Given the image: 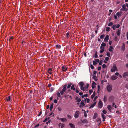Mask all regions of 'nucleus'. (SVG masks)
Wrapping results in <instances>:
<instances>
[{
	"label": "nucleus",
	"mask_w": 128,
	"mask_h": 128,
	"mask_svg": "<svg viewBox=\"0 0 128 128\" xmlns=\"http://www.w3.org/2000/svg\"><path fill=\"white\" fill-rule=\"evenodd\" d=\"M67 85H65L63 86V88L62 89V90L60 91L61 94L62 95L64 93V92H65L66 90Z\"/></svg>",
	"instance_id": "nucleus-1"
},
{
	"label": "nucleus",
	"mask_w": 128,
	"mask_h": 128,
	"mask_svg": "<svg viewBox=\"0 0 128 128\" xmlns=\"http://www.w3.org/2000/svg\"><path fill=\"white\" fill-rule=\"evenodd\" d=\"M110 71L112 72L116 71H117V68L115 64H113V66L110 70Z\"/></svg>",
	"instance_id": "nucleus-2"
},
{
	"label": "nucleus",
	"mask_w": 128,
	"mask_h": 128,
	"mask_svg": "<svg viewBox=\"0 0 128 128\" xmlns=\"http://www.w3.org/2000/svg\"><path fill=\"white\" fill-rule=\"evenodd\" d=\"M112 88V85L109 84L106 87L107 91L108 92H111Z\"/></svg>",
	"instance_id": "nucleus-3"
},
{
	"label": "nucleus",
	"mask_w": 128,
	"mask_h": 128,
	"mask_svg": "<svg viewBox=\"0 0 128 128\" xmlns=\"http://www.w3.org/2000/svg\"><path fill=\"white\" fill-rule=\"evenodd\" d=\"M128 10V9L126 8V5L125 4H123L122 6V8L120 9V10L122 11H126Z\"/></svg>",
	"instance_id": "nucleus-4"
},
{
	"label": "nucleus",
	"mask_w": 128,
	"mask_h": 128,
	"mask_svg": "<svg viewBox=\"0 0 128 128\" xmlns=\"http://www.w3.org/2000/svg\"><path fill=\"white\" fill-rule=\"evenodd\" d=\"M80 113V112L78 110L76 111L75 112V113L74 116V117L76 118H78L79 116Z\"/></svg>",
	"instance_id": "nucleus-5"
},
{
	"label": "nucleus",
	"mask_w": 128,
	"mask_h": 128,
	"mask_svg": "<svg viewBox=\"0 0 128 128\" xmlns=\"http://www.w3.org/2000/svg\"><path fill=\"white\" fill-rule=\"evenodd\" d=\"M106 46V43L102 42L100 46V49H104L105 46Z\"/></svg>",
	"instance_id": "nucleus-6"
},
{
	"label": "nucleus",
	"mask_w": 128,
	"mask_h": 128,
	"mask_svg": "<svg viewBox=\"0 0 128 128\" xmlns=\"http://www.w3.org/2000/svg\"><path fill=\"white\" fill-rule=\"evenodd\" d=\"M103 106L102 102V101L100 100L99 101V102L98 104V108H102Z\"/></svg>",
	"instance_id": "nucleus-7"
},
{
	"label": "nucleus",
	"mask_w": 128,
	"mask_h": 128,
	"mask_svg": "<svg viewBox=\"0 0 128 128\" xmlns=\"http://www.w3.org/2000/svg\"><path fill=\"white\" fill-rule=\"evenodd\" d=\"M96 83L94 81H92V89L96 87Z\"/></svg>",
	"instance_id": "nucleus-8"
},
{
	"label": "nucleus",
	"mask_w": 128,
	"mask_h": 128,
	"mask_svg": "<svg viewBox=\"0 0 128 128\" xmlns=\"http://www.w3.org/2000/svg\"><path fill=\"white\" fill-rule=\"evenodd\" d=\"M109 36L107 35L106 36V37L104 38V41L105 42H108L109 40Z\"/></svg>",
	"instance_id": "nucleus-9"
},
{
	"label": "nucleus",
	"mask_w": 128,
	"mask_h": 128,
	"mask_svg": "<svg viewBox=\"0 0 128 128\" xmlns=\"http://www.w3.org/2000/svg\"><path fill=\"white\" fill-rule=\"evenodd\" d=\"M122 13V11L118 12L116 14V15L118 17H120L121 16V14Z\"/></svg>",
	"instance_id": "nucleus-10"
},
{
	"label": "nucleus",
	"mask_w": 128,
	"mask_h": 128,
	"mask_svg": "<svg viewBox=\"0 0 128 128\" xmlns=\"http://www.w3.org/2000/svg\"><path fill=\"white\" fill-rule=\"evenodd\" d=\"M84 106L85 104L84 103L83 100L80 103V104L79 106V107L80 108H82Z\"/></svg>",
	"instance_id": "nucleus-11"
},
{
	"label": "nucleus",
	"mask_w": 128,
	"mask_h": 128,
	"mask_svg": "<svg viewBox=\"0 0 128 128\" xmlns=\"http://www.w3.org/2000/svg\"><path fill=\"white\" fill-rule=\"evenodd\" d=\"M101 116L103 119V120H102V122H104L105 121L106 118V116L103 113H102L101 114Z\"/></svg>",
	"instance_id": "nucleus-12"
},
{
	"label": "nucleus",
	"mask_w": 128,
	"mask_h": 128,
	"mask_svg": "<svg viewBox=\"0 0 128 128\" xmlns=\"http://www.w3.org/2000/svg\"><path fill=\"white\" fill-rule=\"evenodd\" d=\"M117 76H112L111 77V79L113 80H114L117 79Z\"/></svg>",
	"instance_id": "nucleus-13"
},
{
	"label": "nucleus",
	"mask_w": 128,
	"mask_h": 128,
	"mask_svg": "<svg viewBox=\"0 0 128 128\" xmlns=\"http://www.w3.org/2000/svg\"><path fill=\"white\" fill-rule=\"evenodd\" d=\"M108 50L110 52H112L114 50V48L113 46H110Z\"/></svg>",
	"instance_id": "nucleus-14"
},
{
	"label": "nucleus",
	"mask_w": 128,
	"mask_h": 128,
	"mask_svg": "<svg viewBox=\"0 0 128 128\" xmlns=\"http://www.w3.org/2000/svg\"><path fill=\"white\" fill-rule=\"evenodd\" d=\"M79 84L80 86V89L82 88L83 87L84 84L83 82H79Z\"/></svg>",
	"instance_id": "nucleus-15"
},
{
	"label": "nucleus",
	"mask_w": 128,
	"mask_h": 128,
	"mask_svg": "<svg viewBox=\"0 0 128 128\" xmlns=\"http://www.w3.org/2000/svg\"><path fill=\"white\" fill-rule=\"evenodd\" d=\"M128 76V72H124L123 74V76L124 78H125L126 76Z\"/></svg>",
	"instance_id": "nucleus-16"
},
{
	"label": "nucleus",
	"mask_w": 128,
	"mask_h": 128,
	"mask_svg": "<svg viewBox=\"0 0 128 128\" xmlns=\"http://www.w3.org/2000/svg\"><path fill=\"white\" fill-rule=\"evenodd\" d=\"M96 102H94L93 104H92L90 106V107L89 108H93L95 106V105L96 104Z\"/></svg>",
	"instance_id": "nucleus-17"
},
{
	"label": "nucleus",
	"mask_w": 128,
	"mask_h": 128,
	"mask_svg": "<svg viewBox=\"0 0 128 128\" xmlns=\"http://www.w3.org/2000/svg\"><path fill=\"white\" fill-rule=\"evenodd\" d=\"M62 70L64 72H66L67 70V68L66 67L62 66Z\"/></svg>",
	"instance_id": "nucleus-18"
},
{
	"label": "nucleus",
	"mask_w": 128,
	"mask_h": 128,
	"mask_svg": "<svg viewBox=\"0 0 128 128\" xmlns=\"http://www.w3.org/2000/svg\"><path fill=\"white\" fill-rule=\"evenodd\" d=\"M107 108L108 110L110 112H111V109L112 108V107L110 105H108L107 106Z\"/></svg>",
	"instance_id": "nucleus-19"
},
{
	"label": "nucleus",
	"mask_w": 128,
	"mask_h": 128,
	"mask_svg": "<svg viewBox=\"0 0 128 128\" xmlns=\"http://www.w3.org/2000/svg\"><path fill=\"white\" fill-rule=\"evenodd\" d=\"M59 126L61 128H64V124H61V123H60L58 124Z\"/></svg>",
	"instance_id": "nucleus-20"
},
{
	"label": "nucleus",
	"mask_w": 128,
	"mask_h": 128,
	"mask_svg": "<svg viewBox=\"0 0 128 128\" xmlns=\"http://www.w3.org/2000/svg\"><path fill=\"white\" fill-rule=\"evenodd\" d=\"M98 117V114L96 113H94L93 119H95Z\"/></svg>",
	"instance_id": "nucleus-21"
},
{
	"label": "nucleus",
	"mask_w": 128,
	"mask_h": 128,
	"mask_svg": "<svg viewBox=\"0 0 128 128\" xmlns=\"http://www.w3.org/2000/svg\"><path fill=\"white\" fill-rule=\"evenodd\" d=\"M69 125L70 126V128H74V125L70 123L69 124Z\"/></svg>",
	"instance_id": "nucleus-22"
},
{
	"label": "nucleus",
	"mask_w": 128,
	"mask_h": 128,
	"mask_svg": "<svg viewBox=\"0 0 128 128\" xmlns=\"http://www.w3.org/2000/svg\"><path fill=\"white\" fill-rule=\"evenodd\" d=\"M48 72L50 74H52V70L51 68H49L48 71Z\"/></svg>",
	"instance_id": "nucleus-23"
},
{
	"label": "nucleus",
	"mask_w": 128,
	"mask_h": 128,
	"mask_svg": "<svg viewBox=\"0 0 128 128\" xmlns=\"http://www.w3.org/2000/svg\"><path fill=\"white\" fill-rule=\"evenodd\" d=\"M56 48L57 49H59L61 48V46L59 44L56 45Z\"/></svg>",
	"instance_id": "nucleus-24"
},
{
	"label": "nucleus",
	"mask_w": 128,
	"mask_h": 128,
	"mask_svg": "<svg viewBox=\"0 0 128 128\" xmlns=\"http://www.w3.org/2000/svg\"><path fill=\"white\" fill-rule=\"evenodd\" d=\"M125 46L124 44V43H123V44L121 48L122 50L123 51H124L125 50Z\"/></svg>",
	"instance_id": "nucleus-25"
},
{
	"label": "nucleus",
	"mask_w": 128,
	"mask_h": 128,
	"mask_svg": "<svg viewBox=\"0 0 128 128\" xmlns=\"http://www.w3.org/2000/svg\"><path fill=\"white\" fill-rule=\"evenodd\" d=\"M87 89L86 88L85 86H84V87L83 86V87H82V88H80V89L82 90V91H84L85 90H86Z\"/></svg>",
	"instance_id": "nucleus-26"
},
{
	"label": "nucleus",
	"mask_w": 128,
	"mask_h": 128,
	"mask_svg": "<svg viewBox=\"0 0 128 128\" xmlns=\"http://www.w3.org/2000/svg\"><path fill=\"white\" fill-rule=\"evenodd\" d=\"M120 30H118L116 32L118 36H119L120 35Z\"/></svg>",
	"instance_id": "nucleus-27"
},
{
	"label": "nucleus",
	"mask_w": 128,
	"mask_h": 128,
	"mask_svg": "<svg viewBox=\"0 0 128 128\" xmlns=\"http://www.w3.org/2000/svg\"><path fill=\"white\" fill-rule=\"evenodd\" d=\"M96 121L97 122H99L100 124L101 122V119L100 118H98L96 120Z\"/></svg>",
	"instance_id": "nucleus-28"
},
{
	"label": "nucleus",
	"mask_w": 128,
	"mask_h": 128,
	"mask_svg": "<svg viewBox=\"0 0 128 128\" xmlns=\"http://www.w3.org/2000/svg\"><path fill=\"white\" fill-rule=\"evenodd\" d=\"M71 89L72 90H75V88L74 87V85H73L71 87Z\"/></svg>",
	"instance_id": "nucleus-29"
},
{
	"label": "nucleus",
	"mask_w": 128,
	"mask_h": 128,
	"mask_svg": "<svg viewBox=\"0 0 128 128\" xmlns=\"http://www.w3.org/2000/svg\"><path fill=\"white\" fill-rule=\"evenodd\" d=\"M92 79H94L95 81H96L98 80V79L97 78V77L96 76H94L92 77Z\"/></svg>",
	"instance_id": "nucleus-30"
},
{
	"label": "nucleus",
	"mask_w": 128,
	"mask_h": 128,
	"mask_svg": "<svg viewBox=\"0 0 128 128\" xmlns=\"http://www.w3.org/2000/svg\"><path fill=\"white\" fill-rule=\"evenodd\" d=\"M10 96H8L6 98V100L8 102L10 101Z\"/></svg>",
	"instance_id": "nucleus-31"
},
{
	"label": "nucleus",
	"mask_w": 128,
	"mask_h": 128,
	"mask_svg": "<svg viewBox=\"0 0 128 128\" xmlns=\"http://www.w3.org/2000/svg\"><path fill=\"white\" fill-rule=\"evenodd\" d=\"M60 120L62 122H64L66 120V118H60Z\"/></svg>",
	"instance_id": "nucleus-32"
},
{
	"label": "nucleus",
	"mask_w": 128,
	"mask_h": 128,
	"mask_svg": "<svg viewBox=\"0 0 128 128\" xmlns=\"http://www.w3.org/2000/svg\"><path fill=\"white\" fill-rule=\"evenodd\" d=\"M101 49L100 50V53H103L104 51V49Z\"/></svg>",
	"instance_id": "nucleus-33"
},
{
	"label": "nucleus",
	"mask_w": 128,
	"mask_h": 128,
	"mask_svg": "<svg viewBox=\"0 0 128 128\" xmlns=\"http://www.w3.org/2000/svg\"><path fill=\"white\" fill-rule=\"evenodd\" d=\"M88 94H84L82 96V98H84V97H86L88 96Z\"/></svg>",
	"instance_id": "nucleus-34"
},
{
	"label": "nucleus",
	"mask_w": 128,
	"mask_h": 128,
	"mask_svg": "<svg viewBox=\"0 0 128 128\" xmlns=\"http://www.w3.org/2000/svg\"><path fill=\"white\" fill-rule=\"evenodd\" d=\"M54 105V104H51V105L50 106V111L52 110V109L53 108V106Z\"/></svg>",
	"instance_id": "nucleus-35"
},
{
	"label": "nucleus",
	"mask_w": 128,
	"mask_h": 128,
	"mask_svg": "<svg viewBox=\"0 0 128 128\" xmlns=\"http://www.w3.org/2000/svg\"><path fill=\"white\" fill-rule=\"evenodd\" d=\"M94 57L95 58H97L98 57V56L97 55V52H96V54H94Z\"/></svg>",
	"instance_id": "nucleus-36"
},
{
	"label": "nucleus",
	"mask_w": 128,
	"mask_h": 128,
	"mask_svg": "<svg viewBox=\"0 0 128 128\" xmlns=\"http://www.w3.org/2000/svg\"><path fill=\"white\" fill-rule=\"evenodd\" d=\"M57 99L58 100V97H60L61 96L60 94V92H58L57 93Z\"/></svg>",
	"instance_id": "nucleus-37"
},
{
	"label": "nucleus",
	"mask_w": 128,
	"mask_h": 128,
	"mask_svg": "<svg viewBox=\"0 0 128 128\" xmlns=\"http://www.w3.org/2000/svg\"><path fill=\"white\" fill-rule=\"evenodd\" d=\"M90 100L89 98H86V99L85 100V101L86 102L89 103L90 102Z\"/></svg>",
	"instance_id": "nucleus-38"
},
{
	"label": "nucleus",
	"mask_w": 128,
	"mask_h": 128,
	"mask_svg": "<svg viewBox=\"0 0 128 128\" xmlns=\"http://www.w3.org/2000/svg\"><path fill=\"white\" fill-rule=\"evenodd\" d=\"M98 92L100 91V86L99 84L98 85Z\"/></svg>",
	"instance_id": "nucleus-39"
},
{
	"label": "nucleus",
	"mask_w": 128,
	"mask_h": 128,
	"mask_svg": "<svg viewBox=\"0 0 128 128\" xmlns=\"http://www.w3.org/2000/svg\"><path fill=\"white\" fill-rule=\"evenodd\" d=\"M105 36L104 34L101 35L100 36V38L101 39H102Z\"/></svg>",
	"instance_id": "nucleus-40"
},
{
	"label": "nucleus",
	"mask_w": 128,
	"mask_h": 128,
	"mask_svg": "<svg viewBox=\"0 0 128 128\" xmlns=\"http://www.w3.org/2000/svg\"><path fill=\"white\" fill-rule=\"evenodd\" d=\"M84 116L85 117L87 116L88 115H87V114L86 113L85 110H84Z\"/></svg>",
	"instance_id": "nucleus-41"
},
{
	"label": "nucleus",
	"mask_w": 128,
	"mask_h": 128,
	"mask_svg": "<svg viewBox=\"0 0 128 128\" xmlns=\"http://www.w3.org/2000/svg\"><path fill=\"white\" fill-rule=\"evenodd\" d=\"M113 23L112 22H110L108 24V26H110L113 24Z\"/></svg>",
	"instance_id": "nucleus-42"
},
{
	"label": "nucleus",
	"mask_w": 128,
	"mask_h": 128,
	"mask_svg": "<svg viewBox=\"0 0 128 128\" xmlns=\"http://www.w3.org/2000/svg\"><path fill=\"white\" fill-rule=\"evenodd\" d=\"M110 30V28L109 27H107L106 28V30L107 32H108Z\"/></svg>",
	"instance_id": "nucleus-43"
},
{
	"label": "nucleus",
	"mask_w": 128,
	"mask_h": 128,
	"mask_svg": "<svg viewBox=\"0 0 128 128\" xmlns=\"http://www.w3.org/2000/svg\"><path fill=\"white\" fill-rule=\"evenodd\" d=\"M118 37L117 36H115L114 38V40L116 42V41L118 40Z\"/></svg>",
	"instance_id": "nucleus-44"
},
{
	"label": "nucleus",
	"mask_w": 128,
	"mask_h": 128,
	"mask_svg": "<svg viewBox=\"0 0 128 128\" xmlns=\"http://www.w3.org/2000/svg\"><path fill=\"white\" fill-rule=\"evenodd\" d=\"M102 112L103 113V114H106L107 113L106 111L105 110H102Z\"/></svg>",
	"instance_id": "nucleus-45"
},
{
	"label": "nucleus",
	"mask_w": 128,
	"mask_h": 128,
	"mask_svg": "<svg viewBox=\"0 0 128 128\" xmlns=\"http://www.w3.org/2000/svg\"><path fill=\"white\" fill-rule=\"evenodd\" d=\"M106 55L108 57H110V53L109 52H107L106 54Z\"/></svg>",
	"instance_id": "nucleus-46"
},
{
	"label": "nucleus",
	"mask_w": 128,
	"mask_h": 128,
	"mask_svg": "<svg viewBox=\"0 0 128 128\" xmlns=\"http://www.w3.org/2000/svg\"><path fill=\"white\" fill-rule=\"evenodd\" d=\"M116 28V25H113L112 26V28L113 30H114Z\"/></svg>",
	"instance_id": "nucleus-47"
},
{
	"label": "nucleus",
	"mask_w": 128,
	"mask_h": 128,
	"mask_svg": "<svg viewBox=\"0 0 128 128\" xmlns=\"http://www.w3.org/2000/svg\"><path fill=\"white\" fill-rule=\"evenodd\" d=\"M93 90H90L89 91V93L90 94H91Z\"/></svg>",
	"instance_id": "nucleus-48"
},
{
	"label": "nucleus",
	"mask_w": 128,
	"mask_h": 128,
	"mask_svg": "<svg viewBox=\"0 0 128 128\" xmlns=\"http://www.w3.org/2000/svg\"><path fill=\"white\" fill-rule=\"evenodd\" d=\"M106 67V65L105 64H104L102 65V67L103 68H105Z\"/></svg>",
	"instance_id": "nucleus-49"
},
{
	"label": "nucleus",
	"mask_w": 128,
	"mask_h": 128,
	"mask_svg": "<svg viewBox=\"0 0 128 128\" xmlns=\"http://www.w3.org/2000/svg\"><path fill=\"white\" fill-rule=\"evenodd\" d=\"M49 119V118H45V119L44 120V121H43V122H46V121H47L48 120V119Z\"/></svg>",
	"instance_id": "nucleus-50"
},
{
	"label": "nucleus",
	"mask_w": 128,
	"mask_h": 128,
	"mask_svg": "<svg viewBox=\"0 0 128 128\" xmlns=\"http://www.w3.org/2000/svg\"><path fill=\"white\" fill-rule=\"evenodd\" d=\"M109 59V58L108 57H106L105 58V60L106 61H108Z\"/></svg>",
	"instance_id": "nucleus-51"
},
{
	"label": "nucleus",
	"mask_w": 128,
	"mask_h": 128,
	"mask_svg": "<svg viewBox=\"0 0 128 128\" xmlns=\"http://www.w3.org/2000/svg\"><path fill=\"white\" fill-rule=\"evenodd\" d=\"M95 61L96 63H98L99 62L100 60L98 59H96L95 60Z\"/></svg>",
	"instance_id": "nucleus-52"
},
{
	"label": "nucleus",
	"mask_w": 128,
	"mask_h": 128,
	"mask_svg": "<svg viewBox=\"0 0 128 128\" xmlns=\"http://www.w3.org/2000/svg\"><path fill=\"white\" fill-rule=\"evenodd\" d=\"M93 63L94 65H96L97 64V63L95 61H93Z\"/></svg>",
	"instance_id": "nucleus-53"
},
{
	"label": "nucleus",
	"mask_w": 128,
	"mask_h": 128,
	"mask_svg": "<svg viewBox=\"0 0 128 128\" xmlns=\"http://www.w3.org/2000/svg\"><path fill=\"white\" fill-rule=\"evenodd\" d=\"M71 85L70 84H68L67 86V88H69L71 86Z\"/></svg>",
	"instance_id": "nucleus-54"
},
{
	"label": "nucleus",
	"mask_w": 128,
	"mask_h": 128,
	"mask_svg": "<svg viewBox=\"0 0 128 128\" xmlns=\"http://www.w3.org/2000/svg\"><path fill=\"white\" fill-rule=\"evenodd\" d=\"M97 98H98L97 96H95L94 98V100H93L95 102L96 100L97 99Z\"/></svg>",
	"instance_id": "nucleus-55"
},
{
	"label": "nucleus",
	"mask_w": 128,
	"mask_h": 128,
	"mask_svg": "<svg viewBox=\"0 0 128 128\" xmlns=\"http://www.w3.org/2000/svg\"><path fill=\"white\" fill-rule=\"evenodd\" d=\"M90 68L92 69H93L94 68V66L92 65H91L90 66Z\"/></svg>",
	"instance_id": "nucleus-56"
},
{
	"label": "nucleus",
	"mask_w": 128,
	"mask_h": 128,
	"mask_svg": "<svg viewBox=\"0 0 128 128\" xmlns=\"http://www.w3.org/2000/svg\"><path fill=\"white\" fill-rule=\"evenodd\" d=\"M67 117H68V118L69 119H70L71 118H72V117H71V116L69 115H68L67 116Z\"/></svg>",
	"instance_id": "nucleus-57"
},
{
	"label": "nucleus",
	"mask_w": 128,
	"mask_h": 128,
	"mask_svg": "<svg viewBox=\"0 0 128 128\" xmlns=\"http://www.w3.org/2000/svg\"><path fill=\"white\" fill-rule=\"evenodd\" d=\"M54 116V113H53L52 112L50 114V116Z\"/></svg>",
	"instance_id": "nucleus-58"
},
{
	"label": "nucleus",
	"mask_w": 128,
	"mask_h": 128,
	"mask_svg": "<svg viewBox=\"0 0 128 128\" xmlns=\"http://www.w3.org/2000/svg\"><path fill=\"white\" fill-rule=\"evenodd\" d=\"M81 100V99L80 98H79L78 99V100L77 101V102H79Z\"/></svg>",
	"instance_id": "nucleus-59"
},
{
	"label": "nucleus",
	"mask_w": 128,
	"mask_h": 128,
	"mask_svg": "<svg viewBox=\"0 0 128 128\" xmlns=\"http://www.w3.org/2000/svg\"><path fill=\"white\" fill-rule=\"evenodd\" d=\"M104 102H105L106 101V98L105 96L104 97Z\"/></svg>",
	"instance_id": "nucleus-60"
},
{
	"label": "nucleus",
	"mask_w": 128,
	"mask_h": 128,
	"mask_svg": "<svg viewBox=\"0 0 128 128\" xmlns=\"http://www.w3.org/2000/svg\"><path fill=\"white\" fill-rule=\"evenodd\" d=\"M58 110L60 111L62 110V108L60 107H58Z\"/></svg>",
	"instance_id": "nucleus-61"
},
{
	"label": "nucleus",
	"mask_w": 128,
	"mask_h": 128,
	"mask_svg": "<svg viewBox=\"0 0 128 128\" xmlns=\"http://www.w3.org/2000/svg\"><path fill=\"white\" fill-rule=\"evenodd\" d=\"M101 69L100 66H98V70H100Z\"/></svg>",
	"instance_id": "nucleus-62"
},
{
	"label": "nucleus",
	"mask_w": 128,
	"mask_h": 128,
	"mask_svg": "<svg viewBox=\"0 0 128 128\" xmlns=\"http://www.w3.org/2000/svg\"><path fill=\"white\" fill-rule=\"evenodd\" d=\"M94 96H95V95H93V94H92L91 96V98L92 99L94 98Z\"/></svg>",
	"instance_id": "nucleus-63"
},
{
	"label": "nucleus",
	"mask_w": 128,
	"mask_h": 128,
	"mask_svg": "<svg viewBox=\"0 0 128 128\" xmlns=\"http://www.w3.org/2000/svg\"><path fill=\"white\" fill-rule=\"evenodd\" d=\"M126 36L127 37V39L128 40V32H127L126 33Z\"/></svg>",
	"instance_id": "nucleus-64"
}]
</instances>
